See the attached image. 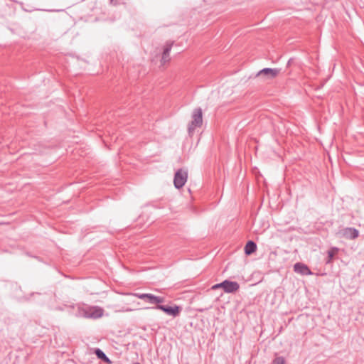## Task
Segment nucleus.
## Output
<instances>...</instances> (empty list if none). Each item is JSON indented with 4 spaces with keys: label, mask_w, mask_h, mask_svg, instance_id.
<instances>
[{
    "label": "nucleus",
    "mask_w": 364,
    "mask_h": 364,
    "mask_svg": "<svg viewBox=\"0 0 364 364\" xmlns=\"http://www.w3.org/2000/svg\"><path fill=\"white\" fill-rule=\"evenodd\" d=\"M104 309L100 306H86L78 308L76 315L86 318L97 319L103 316Z\"/></svg>",
    "instance_id": "nucleus-1"
},
{
    "label": "nucleus",
    "mask_w": 364,
    "mask_h": 364,
    "mask_svg": "<svg viewBox=\"0 0 364 364\" xmlns=\"http://www.w3.org/2000/svg\"><path fill=\"white\" fill-rule=\"evenodd\" d=\"M125 295H130L144 300V301L158 306L159 304H162L165 301V298L163 296H155L152 294L146 293H125Z\"/></svg>",
    "instance_id": "nucleus-2"
},
{
    "label": "nucleus",
    "mask_w": 364,
    "mask_h": 364,
    "mask_svg": "<svg viewBox=\"0 0 364 364\" xmlns=\"http://www.w3.org/2000/svg\"><path fill=\"white\" fill-rule=\"evenodd\" d=\"M144 309L161 310L166 314L171 316L173 318H176L180 315L182 308L176 304H173V306H166L159 304L158 306H154L152 307H145Z\"/></svg>",
    "instance_id": "nucleus-3"
},
{
    "label": "nucleus",
    "mask_w": 364,
    "mask_h": 364,
    "mask_svg": "<svg viewBox=\"0 0 364 364\" xmlns=\"http://www.w3.org/2000/svg\"><path fill=\"white\" fill-rule=\"evenodd\" d=\"M203 124L202 109L196 108L192 114V121L188 124V130L191 134L197 127H200Z\"/></svg>",
    "instance_id": "nucleus-4"
},
{
    "label": "nucleus",
    "mask_w": 364,
    "mask_h": 364,
    "mask_svg": "<svg viewBox=\"0 0 364 364\" xmlns=\"http://www.w3.org/2000/svg\"><path fill=\"white\" fill-rule=\"evenodd\" d=\"M279 73L277 68H264L256 74V77L260 78L263 81H267L275 78Z\"/></svg>",
    "instance_id": "nucleus-5"
},
{
    "label": "nucleus",
    "mask_w": 364,
    "mask_h": 364,
    "mask_svg": "<svg viewBox=\"0 0 364 364\" xmlns=\"http://www.w3.org/2000/svg\"><path fill=\"white\" fill-rule=\"evenodd\" d=\"M187 178H188L187 171H185L182 168L178 169L176 172L175 176H174V178H173L174 186L178 189L182 188L185 185L186 181H187Z\"/></svg>",
    "instance_id": "nucleus-6"
},
{
    "label": "nucleus",
    "mask_w": 364,
    "mask_h": 364,
    "mask_svg": "<svg viewBox=\"0 0 364 364\" xmlns=\"http://www.w3.org/2000/svg\"><path fill=\"white\" fill-rule=\"evenodd\" d=\"M337 234L339 237L348 240H355L359 237V231L354 228H342Z\"/></svg>",
    "instance_id": "nucleus-7"
},
{
    "label": "nucleus",
    "mask_w": 364,
    "mask_h": 364,
    "mask_svg": "<svg viewBox=\"0 0 364 364\" xmlns=\"http://www.w3.org/2000/svg\"><path fill=\"white\" fill-rule=\"evenodd\" d=\"M294 270L301 275L312 274V272L309 269L308 266L301 262H297L294 265Z\"/></svg>",
    "instance_id": "nucleus-8"
},
{
    "label": "nucleus",
    "mask_w": 364,
    "mask_h": 364,
    "mask_svg": "<svg viewBox=\"0 0 364 364\" xmlns=\"http://www.w3.org/2000/svg\"><path fill=\"white\" fill-rule=\"evenodd\" d=\"M224 285L225 286L223 290L226 293H234L237 291L240 288V285L237 282L225 280Z\"/></svg>",
    "instance_id": "nucleus-9"
},
{
    "label": "nucleus",
    "mask_w": 364,
    "mask_h": 364,
    "mask_svg": "<svg viewBox=\"0 0 364 364\" xmlns=\"http://www.w3.org/2000/svg\"><path fill=\"white\" fill-rule=\"evenodd\" d=\"M172 44H167L164 50L161 63L162 65H165L170 60V51L171 50Z\"/></svg>",
    "instance_id": "nucleus-10"
},
{
    "label": "nucleus",
    "mask_w": 364,
    "mask_h": 364,
    "mask_svg": "<svg viewBox=\"0 0 364 364\" xmlns=\"http://www.w3.org/2000/svg\"><path fill=\"white\" fill-rule=\"evenodd\" d=\"M257 250V245L253 241H248L245 247V252L247 255H250Z\"/></svg>",
    "instance_id": "nucleus-11"
},
{
    "label": "nucleus",
    "mask_w": 364,
    "mask_h": 364,
    "mask_svg": "<svg viewBox=\"0 0 364 364\" xmlns=\"http://www.w3.org/2000/svg\"><path fill=\"white\" fill-rule=\"evenodd\" d=\"M339 249L338 247H333L328 250V259L326 260V263H331L334 257V256L338 252Z\"/></svg>",
    "instance_id": "nucleus-12"
},
{
    "label": "nucleus",
    "mask_w": 364,
    "mask_h": 364,
    "mask_svg": "<svg viewBox=\"0 0 364 364\" xmlns=\"http://www.w3.org/2000/svg\"><path fill=\"white\" fill-rule=\"evenodd\" d=\"M95 355L97 356L98 358L110 363L111 361L109 359V358L105 355V353L100 349L97 348L95 350Z\"/></svg>",
    "instance_id": "nucleus-13"
},
{
    "label": "nucleus",
    "mask_w": 364,
    "mask_h": 364,
    "mask_svg": "<svg viewBox=\"0 0 364 364\" xmlns=\"http://www.w3.org/2000/svg\"><path fill=\"white\" fill-rule=\"evenodd\" d=\"M272 364H287V363H286L285 359L283 357L279 356V357L275 358L273 360Z\"/></svg>",
    "instance_id": "nucleus-14"
},
{
    "label": "nucleus",
    "mask_w": 364,
    "mask_h": 364,
    "mask_svg": "<svg viewBox=\"0 0 364 364\" xmlns=\"http://www.w3.org/2000/svg\"><path fill=\"white\" fill-rule=\"evenodd\" d=\"M224 284H225V281H223L221 283L216 284L213 286L212 289H218V288H223L224 289V286H225Z\"/></svg>",
    "instance_id": "nucleus-15"
},
{
    "label": "nucleus",
    "mask_w": 364,
    "mask_h": 364,
    "mask_svg": "<svg viewBox=\"0 0 364 364\" xmlns=\"http://www.w3.org/2000/svg\"><path fill=\"white\" fill-rule=\"evenodd\" d=\"M109 2L112 5H116L117 4V0H109Z\"/></svg>",
    "instance_id": "nucleus-16"
},
{
    "label": "nucleus",
    "mask_w": 364,
    "mask_h": 364,
    "mask_svg": "<svg viewBox=\"0 0 364 364\" xmlns=\"http://www.w3.org/2000/svg\"><path fill=\"white\" fill-rule=\"evenodd\" d=\"M132 311V309H127L124 310V311H127V312Z\"/></svg>",
    "instance_id": "nucleus-17"
}]
</instances>
